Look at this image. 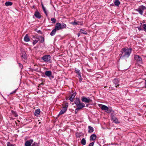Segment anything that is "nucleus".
I'll return each mask as SVG.
<instances>
[{
	"label": "nucleus",
	"mask_w": 146,
	"mask_h": 146,
	"mask_svg": "<svg viewBox=\"0 0 146 146\" xmlns=\"http://www.w3.org/2000/svg\"><path fill=\"white\" fill-rule=\"evenodd\" d=\"M34 15L36 18L38 19H40L41 18L40 13L38 11H36Z\"/></svg>",
	"instance_id": "f3484780"
},
{
	"label": "nucleus",
	"mask_w": 146,
	"mask_h": 146,
	"mask_svg": "<svg viewBox=\"0 0 146 146\" xmlns=\"http://www.w3.org/2000/svg\"><path fill=\"white\" fill-rule=\"evenodd\" d=\"M65 106L63 107L62 108V110L60 111L59 114V115H61L64 113L66 111L67 109V107H68V104H66Z\"/></svg>",
	"instance_id": "0eeeda50"
},
{
	"label": "nucleus",
	"mask_w": 146,
	"mask_h": 146,
	"mask_svg": "<svg viewBox=\"0 0 146 146\" xmlns=\"http://www.w3.org/2000/svg\"><path fill=\"white\" fill-rule=\"evenodd\" d=\"M145 10H146V7L143 5L139 6L138 9H135V11L138 12L142 15H143L144 11Z\"/></svg>",
	"instance_id": "f03ea898"
},
{
	"label": "nucleus",
	"mask_w": 146,
	"mask_h": 146,
	"mask_svg": "<svg viewBox=\"0 0 146 146\" xmlns=\"http://www.w3.org/2000/svg\"><path fill=\"white\" fill-rule=\"evenodd\" d=\"M145 86L146 87V80H145Z\"/></svg>",
	"instance_id": "c03bdc74"
},
{
	"label": "nucleus",
	"mask_w": 146,
	"mask_h": 146,
	"mask_svg": "<svg viewBox=\"0 0 146 146\" xmlns=\"http://www.w3.org/2000/svg\"><path fill=\"white\" fill-rule=\"evenodd\" d=\"M88 132L89 133H91L94 131V128L91 126H88Z\"/></svg>",
	"instance_id": "6ab92c4d"
},
{
	"label": "nucleus",
	"mask_w": 146,
	"mask_h": 146,
	"mask_svg": "<svg viewBox=\"0 0 146 146\" xmlns=\"http://www.w3.org/2000/svg\"><path fill=\"white\" fill-rule=\"evenodd\" d=\"M113 84L115 86V87L117 88L119 85V81L118 79L115 78L113 80Z\"/></svg>",
	"instance_id": "6e6552de"
},
{
	"label": "nucleus",
	"mask_w": 146,
	"mask_h": 146,
	"mask_svg": "<svg viewBox=\"0 0 146 146\" xmlns=\"http://www.w3.org/2000/svg\"><path fill=\"white\" fill-rule=\"evenodd\" d=\"M76 92H74L73 93L71 96L69 98V100L71 102H73L74 101V98L75 97V96H76Z\"/></svg>",
	"instance_id": "ddd939ff"
},
{
	"label": "nucleus",
	"mask_w": 146,
	"mask_h": 146,
	"mask_svg": "<svg viewBox=\"0 0 146 146\" xmlns=\"http://www.w3.org/2000/svg\"><path fill=\"white\" fill-rule=\"evenodd\" d=\"M33 37L34 38H35L36 39H35L36 40H37L38 41L40 39L39 36H33Z\"/></svg>",
	"instance_id": "2f4dec72"
},
{
	"label": "nucleus",
	"mask_w": 146,
	"mask_h": 146,
	"mask_svg": "<svg viewBox=\"0 0 146 146\" xmlns=\"http://www.w3.org/2000/svg\"><path fill=\"white\" fill-rule=\"evenodd\" d=\"M42 7H44V6L43 5H42Z\"/></svg>",
	"instance_id": "a18cd8bd"
},
{
	"label": "nucleus",
	"mask_w": 146,
	"mask_h": 146,
	"mask_svg": "<svg viewBox=\"0 0 146 146\" xmlns=\"http://www.w3.org/2000/svg\"><path fill=\"white\" fill-rule=\"evenodd\" d=\"M51 20L52 21V23L53 24L55 23L56 22V19L54 18H52Z\"/></svg>",
	"instance_id": "7c9ffc66"
},
{
	"label": "nucleus",
	"mask_w": 146,
	"mask_h": 146,
	"mask_svg": "<svg viewBox=\"0 0 146 146\" xmlns=\"http://www.w3.org/2000/svg\"><path fill=\"white\" fill-rule=\"evenodd\" d=\"M33 140L31 139L27 141L25 143V146H31V144L33 142Z\"/></svg>",
	"instance_id": "1a4fd4ad"
},
{
	"label": "nucleus",
	"mask_w": 146,
	"mask_h": 146,
	"mask_svg": "<svg viewBox=\"0 0 146 146\" xmlns=\"http://www.w3.org/2000/svg\"><path fill=\"white\" fill-rule=\"evenodd\" d=\"M17 90H15V91H13L12 92H11L10 94H11L13 93H14Z\"/></svg>",
	"instance_id": "a19ab883"
},
{
	"label": "nucleus",
	"mask_w": 146,
	"mask_h": 146,
	"mask_svg": "<svg viewBox=\"0 0 146 146\" xmlns=\"http://www.w3.org/2000/svg\"><path fill=\"white\" fill-rule=\"evenodd\" d=\"M88 105H86V106H87V107H88Z\"/></svg>",
	"instance_id": "49530a36"
},
{
	"label": "nucleus",
	"mask_w": 146,
	"mask_h": 146,
	"mask_svg": "<svg viewBox=\"0 0 146 146\" xmlns=\"http://www.w3.org/2000/svg\"><path fill=\"white\" fill-rule=\"evenodd\" d=\"M37 40H36L35 39L33 40V45H35L38 42Z\"/></svg>",
	"instance_id": "c9c22d12"
},
{
	"label": "nucleus",
	"mask_w": 146,
	"mask_h": 146,
	"mask_svg": "<svg viewBox=\"0 0 146 146\" xmlns=\"http://www.w3.org/2000/svg\"><path fill=\"white\" fill-rule=\"evenodd\" d=\"M70 23L73 25H82V21H78L77 22L74 21L73 22H72Z\"/></svg>",
	"instance_id": "9b49d317"
},
{
	"label": "nucleus",
	"mask_w": 146,
	"mask_h": 146,
	"mask_svg": "<svg viewBox=\"0 0 146 146\" xmlns=\"http://www.w3.org/2000/svg\"><path fill=\"white\" fill-rule=\"evenodd\" d=\"M101 107H100L102 110H105L106 112L107 113H110L111 112V109L109 108L107 106L103 105H101Z\"/></svg>",
	"instance_id": "20e7f679"
},
{
	"label": "nucleus",
	"mask_w": 146,
	"mask_h": 146,
	"mask_svg": "<svg viewBox=\"0 0 146 146\" xmlns=\"http://www.w3.org/2000/svg\"><path fill=\"white\" fill-rule=\"evenodd\" d=\"M56 31L57 30H56L55 29H53L52 30L51 32L50 33V35L52 36H53L54 35H55V33H56Z\"/></svg>",
	"instance_id": "a878e982"
},
{
	"label": "nucleus",
	"mask_w": 146,
	"mask_h": 146,
	"mask_svg": "<svg viewBox=\"0 0 146 146\" xmlns=\"http://www.w3.org/2000/svg\"><path fill=\"white\" fill-rule=\"evenodd\" d=\"M85 105L83 103H80L76 105L77 108L76 109L75 112L76 113V112L78 111V110L82 109V108L85 107Z\"/></svg>",
	"instance_id": "39448f33"
},
{
	"label": "nucleus",
	"mask_w": 146,
	"mask_h": 146,
	"mask_svg": "<svg viewBox=\"0 0 146 146\" xmlns=\"http://www.w3.org/2000/svg\"><path fill=\"white\" fill-rule=\"evenodd\" d=\"M132 49L131 48H124L121 50V58L125 57L128 58L130 56L131 52Z\"/></svg>",
	"instance_id": "f257e3e1"
},
{
	"label": "nucleus",
	"mask_w": 146,
	"mask_h": 146,
	"mask_svg": "<svg viewBox=\"0 0 146 146\" xmlns=\"http://www.w3.org/2000/svg\"><path fill=\"white\" fill-rule=\"evenodd\" d=\"M135 60H136L137 62H142V60L141 57L139 56L135 55L134 56Z\"/></svg>",
	"instance_id": "9d476101"
},
{
	"label": "nucleus",
	"mask_w": 146,
	"mask_h": 146,
	"mask_svg": "<svg viewBox=\"0 0 146 146\" xmlns=\"http://www.w3.org/2000/svg\"><path fill=\"white\" fill-rule=\"evenodd\" d=\"M82 102L85 103H89L92 102V101L89 97L86 98L84 97H82L81 99Z\"/></svg>",
	"instance_id": "423d86ee"
},
{
	"label": "nucleus",
	"mask_w": 146,
	"mask_h": 146,
	"mask_svg": "<svg viewBox=\"0 0 146 146\" xmlns=\"http://www.w3.org/2000/svg\"><path fill=\"white\" fill-rule=\"evenodd\" d=\"M7 146H14V144H11L10 142H8L7 143Z\"/></svg>",
	"instance_id": "72a5a7b5"
},
{
	"label": "nucleus",
	"mask_w": 146,
	"mask_h": 146,
	"mask_svg": "<svg viewBox=\"0 0 146 146\" xmlns=\"http://www.w3.org/2000/svg\"><path fill=\"white\" fill-rule=\"evenodd\" d=\"M12 3L11 2L9 1L5 3V5L6 6H11L12 5Z\"/></svg>",
	"instance_id": "bb28decb"
},
{
	"label": "nucleus",
	"mask_w": 146,
	"mask_h": 146,
	"mask_svg": "<svg viewBox=\"0 0 146 146\" xmlns=\"http://www.w3.org/2000/svg\"><path fill=\"white\" fill-rule=\"evenodd\" d=\"M80 34H81V33L80 32L77 34V35H78V37L80 36Z\"/></svg>",
	"instance_id": "79ce46f5"
},
{
	"label": "nucleus",
	"mask_w": 146,
	"mask_h": 146,
	"mask_svg": "<svg viewBox=\"0 0 146 146\" xmlns=\"http://www.w3.org/2000/svg\"><path fill=\"white\" fill-rule=\"evenodd\" d=\"M24 40L25 42H28L30 40V39L27 34L26 35L24 38Z\"/></svg>",
	"instance_id": "412c9836"
},
{
	"label": "nucleus",
	"mask_w": 146,
	"mask_h": 146,
	"mask_svg": "<svg viewBox=\"0 0 146 146\" xmlns=\"http://www.w3.org/2000/svg\"><path fill=\"white\" fill-rule=\"evenodd\" d=\"M94 144V142H92L91 143H90L89 144L88 146H93Z\"/></svg>",
	"instance_id": "58836bf2"
},
{
	"label": "nucleus",
	"mask_w": 146,
	"mask_h": 146,
	"mask_svg": "<svg viewBox=\"0 0 146 146\" xmlns=\"http://www.w3.org/2000/svg\"><path fill=\"white\" fill-rule=\"evenodd\" d=\"M40 110L39 109H38L36 110L35 112V116H38L40 114Z\"/></svg>",
	"instance_id": "aec40b11"
},
{
	"label": "nucleus",
	"mask_w": 146,
	"mask_h": 146,
	"mask_svg": "<svg viewBox=\"0 0 146 146\" xmlns=\"http://www.w3.org/2000/svg\"><path fill=\"white\" fill-rule=\"evenodd\" d=\"M42 9H43V11L44 10H45V9H46L44 7H42Z\"/></svg>",
	"instance_id": "37998d69"
},
{
	"label": "nucleus",
	"mask_w": 146,
	"mask_h": 146,
	"mask_svg": "<svg viewBox=\"0 0 146 146\" xmlns=\"http://www.w3.org/2000/svg\"><path fill=\"white\" fill-rule=\"evenodd\" d=\"M80 33L81 34H83L84 35L87 34V32L86 31H85L84 30H83L82 29L80 30Z\"/></svg>",
	"instance_id": "c85d7f7f"
},
{
	"label": "nucleus",
	"mask_w": 146,
	"mask_h": 146,
	"mask_svg": "<svg viewBox=\"0 0 146 146\" xmlns=\"http://www.w3.org/2000/svg\"><path fill=\"white\" fill-rule=\"evenodd\" d=\"M81 143L83 145H85L86 144V140L85 138H83L81 141Z\"/></svg>",
	"instance_id": "cd10ccee"
},
{
	"label": "nucleus",
	"mask_w": 146,
	"mask_h": 146,
	"mask_svg": "<svg viewBox=\"0 0 146 146\" xmlns=\"http://www.w3.org/2000/svg\"><path fill=\"white\" fill-rule=\"evenodd\" d=\"M111 119H112L113 121L115 122V123H119V122L118 121V119L114 115H113L112 116Z\"/></svg>",
	"instance_id": "a211bd4d"
},
{
	"label": "nucleus",
	"mask_w": 146,
	"mask_h": 146,
	"mask_svg": "<svg viewBox=\"0 0 146 146\" xmlns=\"http://www.w3.org/2000/svg\"><path fill=\"white\" fill-rule=\"evenodd\" d=\"M21 56L22 58L25 59H26L27 58L26 53L24 51H22Z\"/></svg>",
	"instance_id": "dca6fc26"
},
{
	"label": "nucleus",
	"mask_w": 146,
	"mask_h": 146,
	"mask_svg": "<svg viewBox=\"0 0 146 146\" xmlns=\"http://www.w3.org/2000/svg\"><path fill=\"white\" fill-rule=\"evenodd\" d=\"M43 11H44V13H45V14L46 15V16H48V13H47V11L46 10V9H45V10H44Z\"/></svg>",
	"instance_id": "4c0bfd02"
},
{
	"label": "nucleus",
	"mask_w": 146,
	"mask_h": 146,
	"mask_svg": "<svg viewBox=\"0 0 146 146\" xmlns=\"http://www.w3.org/2000/svg\"><path fill=\"white\" fill-rule=\"evenodd\" d=\"M75 71H76V72L77 74L78 75H81V73L80 72V70L78 69L77 68H75Z\"/></svg>",
	"instance_id": "393cba45"
},
{
	"label": "nucleus",
	"mask_w": 146,
	"mask_h": 146,
	"mask_svg": "<svg viewBox=\"0 0 146 146\" xmlns=\"http://www.w3.org/2000/svg\"><path fill=\"white\" fill-rule=\"evenodd\" d=\"M79 81L80 82H81V81H82V78L81 77V75H79Z\"/></svg>",
	"instance_id": "e433bc0d"
},
{
	"label": "nucleus",
	"mask_w": 146,
	"mask_h": 146,
	"mask_svg": "<svg viewBox=\"0 0 146 146\" xmlns=\"http://www.w3.org/2000/svg\"><path fill=\"white\" fill-rule=\"evenodd\" d=\"M39 37L41 39V40H40V42H42L44 41V38L43 37H42V36H39Z\"/></svg>",
	"instance_id": "473e14b6"
},
{
	"label": "nucleus",
	"mask_w": 146,
	"mask_h": 146,
	"mask_svg": "<svg viewBox=\"0 0 146 146\" xmlns=\"http://www.w3.org/2000/svg\"><path fill=\"white\" fill-rule=\"evenodd\" d=\"M61 29L65 28H66V24L64 23H62L61 24Z\"/></svg>",
	"instance_id": "c756f323"
},
{
	"label": "nucleus",
	"mask_w": 146,
	"mask_h": 146,
	"mask_svg": "<svg viewBox=\"0 0 146 146\" xmlns=\"http://www.w3.org/2000/svg\"><path fill=\"white\" fill-rule=\"evenodd\" d=\"M47 76L49 77L51 76L52 72L50 71H46L44 73Z\"/></svg>",
	"instance_id": "2eb2a0df"
},
{
	"label": "nucleus",
	"mask_w": 146,
	"mask_h": 146,
	"mask_svg": "<svg viewBox=\"0 0 146 146\" xmlns=\"http://www.w3.org/2000/svg\"><path fill=\"white\" fill-rule=\"evenodd\" d=\"M97 137V136L95 134H93L91 135L90 138V141H94Z\"/></svg>",
	"instance_id": "4468645a"
},
{
	"label": "nucleus",
	"mask_w": 146,
	"mask_h": 146,
	"mask_svg": "<svg viewBox=\"0 0 146 146\" xmlns=\"http://www.w3.org/2000/svg\"><path fill=\"white\" fill-rule=\"evenodd\" d=\"M143 27L144 31L146 32V24H144L143 25Z\"/></svg>",
	"instance_id": "f704fd0d"
},
{
	"label": "nucleus",
	"mask_w": 146,
	"mask_h": 146,
	"mask_svg": "<svg viewBox=\"0 0 146 146\" xmlns=\"http://www.w3.org/2000/svg\"><path fill=\"white\" fill-rule=\"evenodd\" d=\"M83 135V133L82 132H77L76 134V136L78 138L80 137Z\"/></svg>",
	"instance_id": "5701e85b"
},
{
	"label": "nucleus",
	"mask_w": 146,
	"mask_h": 146,
	"mask_svg": "<svg viewBox=\"0 0 146 146\" xmlns=\"http://www.w3.org/2000/svg\"><path fill=\"white\" fill-rule=\"evenodd\" d=\"M42 59L45 62H50L51 61V57L49 55H46L42 57Z\"/></svg>",
	"instance_id": "7ed1b4c3"
},
{
	"label": "nucleus",
	"mask_w": 146,
	"mask_h": 146,
	"mask_svg": "<svg viewBox=\"0 0 146 146\" xmlns=\"http://www.w3.org/2000/svg\"><path fill=\"white\" fill-rule=\"evenodd\" d=\"M61 23H56L55 27V29L56 30H59L60 29H61Z\"/></svg>",
	"instance_id": "f8f14e48"
},
{
	"label": "nucleus",
	"mask_w": 146,
	"mask_h": 146,
	"mask_svg": "<svg viewBox=\"0 0 146 146\" xmlns=\"http://www.w3.org/2000/svg\"><path fill=\"white\" fill-rule=\"evenodd\" d=\"M80 100L79 98H77L76 99V100L74 101V103L76 105H77L78 104H79L80 102Z\"/></svg>",
	"instance_id": "b1692460"
},
{
	"label": "nucleus",
	"mask_w": 146,
	"mask_h": 146,
	"mask_svg": "<svg viewBox=\"0 0 146 146\" xmlns=\"http://www.w3.org/2000/svg\"><path fill=\"white\" fill-rule=\"evenodd\" d=\"M19 67L20 68H21V69H22L23 68V65L22 64H21L19 63Z\"/></svg>",
	"instance_id": "ea45409f"
},
{
	"label": "nucleus",
	"mask_w": 146,
	"mask_h": 146,
	"mask_svg": "<svg viewBox=\"0 0 146 146\" xmlns=\"http://www.w3.org/2000/svg\"><path fill=\"white\" fill-rule=\"evenodd\" d=\"M115 5L116 6H119L120 3L119 0H116L114 2Z\"/></svg>",
	"instance_id": "4be33fe9"
}]
</instances>
